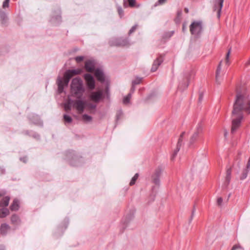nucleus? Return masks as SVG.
<instances>
[{"label": "nucleus", "mask_w": 250, "mask_h": 250, "mask_svg": "<svg viewBox=\"0 0 250 250\" xmlns=\"http://www.w3.org/2000/svg\"><path fill=\"white\" fill-rule=\"evenodd\" d=\"M250 113V99L245 89L236 88L235 99L231 113L232 126L231 133L233 134L240 126L244 112Z\"/></svg>", "instance_id": "f257e3e1"}, {"label": "nucleus", "mask_w": 250, "mask_h": 250, "mask_svg": "<svg viewBox=\"0 0 250 250\" xmlns=\"http://www.w3.org/2000/svg\"><path fill=\"white\" fill-rule=\"evenodd\" d=\"M65 160L73 167H79L83 163V158L82 155L73 150H69L65 152Z\"/></svg>", "instance_id": "f03ea898"}, {"label": "nucleus", "mask_w": 250, "mask_h": 250, "mask_svg": "<svg viewBox=\"0 0 250 250\" xmlns=\"http://www.w3.org/2000/svg\"><path fill=\"white\" fill-rule=\"evenodd\" d=\"M70 86L71 92L78 97L82 96L84 92L83 81L80 78L73 79Z\"/></svg>", "instance_id": "7ed1b4c3"}, {"label": "nucleus", "mask_w": 250, "mask_h": 250, "mask_svg": "<svg viewBox=\"0 0 250 250\" xmlns=\"http://www.w3.org/2000/svg\"><path fill=\"white\" fill-rule=\"evenodd\" d=\"M190 32L191 35L196 38H199L203 31L202 22L201 21L192 22L189 26Z\"/></svg>", "instance_id": "20e7f679"}, {"label": "nucleus", "mask_w": 250, "mask_h": 250, "mask_svg": "<svg viewBox=\"0 0 250 250\" xmlns=\"http://www.w3.org/2000/svg\"><path fill=\"white\" fill-rule=\"evenodd\" d=\"M110 46L124 47L129 45V41L126 38H114L110 39L108 42Z\"/></svg>", "instance_id": "39448f33"}, {"label": "nucleus", "mask_w": 250, "mask_h": 250, "mask_svg": "<svg viewBox=\"0 0 250 250\" xmlns=\"http://www.w3.org/2000/svg\"><path fill=\"white\" fill-rule=\"evenodd\" d=\"M82 72L81 69H69L63 74V87L67 86L70 80L74 76L80 74Z\"/></svg>", "instance_id": "423d86ee"}, {"label": "nucleus", "mask_w": 250, "mask_h": 250, "mask_svg": "<svg viewBox=\"0 0 250 250\" xmlns=\"http://www.w3.org/2000/svg\"><path fill=\"white\" fill-rule=\"evenodd\" d=\"M103 92L101 90L91 92L89 96L90 99L96 103H99L100 100L103 99Z\"/></svg>", "instance_id": "0eeeda50"}, {"label": "nucleus", "mask_w": 250, "mask_h": 250, "mask_svg": "<svg viewBox=\"0 0 250 250\" xmlns=\"http://www.w3.org/2000/svg\"><path fill=\"white\" fill-rule=\"evenodd\" d=\"M84 78L86 82L88 89L91 90L95 89V82L92 75L90 74L87 73L84 75Z\"/></svg>", "instance_id": "6e6552de"}, {"label": "nucleus", "mask_w": 250, "mask_h": 250, "mask_svg": "<svg viewBox=\"0 0 250 250\" xmlns=\"http://www.w3.org/2000/svg\"><path fill=\"white\" fill-rule=\"evenodd\" d=\"M164 55L160 54L158 57L154 61L151 68V72H155L158 69L159 66L164 62Z\"/></svg>", "instance_id": "1a4fd4ad"}, {"label": "nucleus", "mask_w": 250, "mask_h": 250, "mask_svg": "<svg viewBox=\"0 0 250 250\" xmlns=\"http://www.w3.org/2000/svg\"><path fill=\"white\" fill-rule=\"evenodd\" d=\"M162 168L161 167L157 168L154 173L152 175V182L156 185L159 186L160 184V177L162 174Z\"/></svg>", "instance_id": "9d476101"}, {"label": "nucleus", "mask_w": 250, "mask_h": 250, "mask_svg": "<svg viewBox=\"0 0 250 250\" xmlns=\"http://www.w3.org/2000/svg\"><path fill=\"white\" fill-rule=\"evenodd\" d=\"M224 0H215L214 2L213 10L217 11V16L218 19L220 17L221 10Z\"/></svg>", "instance_id": "9b49d317"}, {"label": "nucleus", "mask_w": 250, "mask_h": 250, "mask_svg": "<svg viewBox=\"0 0 250 250\" xmlns=\"http://www.w3.org/2000/svg\"><path fill=\"white\" fill-rule=\"evenodd\" d=\"M74 106L80 113H82L86 106V103L80 100H76Z\"/></svg>", "instance_id": "f8f14e48"}, {"label": "nucleus", "mask_w": 250, "mask_h": 250, "mask_svg": "<svg viewBox=\"0 0 250 250\" xmlns=\"http://www.w3.org/2000/svg\"><path fill=\"white\" fill-rule=\"evenodd\" d=\"M94 75L97 80L101 83H104L105 82L104 74L103 71L99 68H97L95 70Z\"/></svg>", "instance_id": "ddd939ff"}, {"label": "nucleus", "mask_w": 250, "mask_h": 250, "mask_svg": "<svg viewBox=\"0 0 250 250\" xmlns=\"http://www.w3.org/2000/svg\"><path fill=\"white\" fill-rule=\"evenodd\" d=\"M85 68L87 72H92L95 71V63L91 61L88 60L85 62Z\"/></svg>", "instance_id": "4468645a"}, {"label": "nucleus", "mask_w": 250, "mask_h": 250, "mask_svg": "<svg viewBox=\"0 0 250 250\" xmlns=\"http://www.w3.org/2000/svg\"><path fill=\"white\" fill-rule=\"evenodd\" d=\"M231 167L228 168L226 171V177L225 181L223 185V188H227L229 185L231 179Z\"/></svg>", "instance_id": "2eb2a0df"}, {"label": "nucleus", "mask_w": 250, "mask_h": 250, "mask_svg": "<svg viewBox=\"0 0 250 250\" xmlns=\"http://www.w3.org/2000/svg\"><path fill=\"white\" fill-rule=\"evenodd\" d=\"M182 142H183V137H180L179 139H178V143H177V144L176 148L174 151L173 153L172 154V155L171 156V158L170 159H171V160L172 161H173L174 159V158L176 156L178 152L180 150V147H181V146H182Z\"/></svg>", "instance_id": "dca6fc26"}, {"label": "nucleus", "mask_w": 250, "mask_h": 250, "mask_svg": "<svg viewBox=\"0 0 250 250\" xmlns=\"http://www.w3.org/2000/svg\"><path fill=\"white\" fill-rule=\"evenodd\" d=\"M9 229L10 227L8 225L5 223L2 224L0 228V232L1 235H5Z\"/></svg>", "instance_id": "f3484780"}, {"label": "nucleus", "mask_w": 250, "mask_h": 250, "mask_svg": "<svg viewBox=\"0 0 250 250\" xmlns=\"http://www.w3.org/2000/svg\"><path fill=\"white\" fill-rule=\"evenodd\" d=\"M57 83L58 86V93L60 94L62 93V77L59 75Z\"/></svg>", "instance_id": "a211bd4d"}, {"label": "nucleus", "mask_w": 250, "mask_h": 250, "mask_svg": "<svg viewBox=\"0 0 250 250\" xmlns=\"http://www.w3.org/2000/svg\"><path fill=\"white\" fill-rule=\"evenodd\" d=\"M10 208L12 211H17L19 208V201L18 199H15L11 205L10 207Z\"/></svg>", "instance_id": "6ab92c4d"}, {"label": "nucleus", "mask_w": 250, "mask_h": 250, "mask_svg": "<svg viewBox=\"0 0 250 250\" xmlns=\"http://www.w3.org/2000/svg\"><path fill=\"white\" fill-rule=\"evenodd\" d=\"M11 221L12 224L14 225H19L21 223V220L18 215L14 214L11 217Z\"/></svg>", "instance_id": "aec40b11"}, {"label": "nucleus", "mask_w": 250, "mask_h": 250, "mask_svg": "<svg viewBox=\"0 0 250 250\" xmlns=\"http://www.w3.org/2000/svg\"><path fill=\"white\" fill-rule=\"evenodd\" d=\"M222 62V61H221L219 62V63L217 66L216 71V82L218 84H219L221 83V82H220L219 81V74H220V73L221 72V70Z\"/></svg>", "instance_id": "412c9836"}, {"label": "nucleus", "mask_w": 250, "mask_h": 250, "mask_svg": "<svg viewBox=\"0 0 250 250\" xmlns=\"http://www.w3.org/2000/svg\"><path fill=\"white\" fill-rule=\"evenodd\" d=\"M10 200V197L8 196L4 197L0 201V205L1 207L8 206Z\"/></svg>", "instance_id": "4be33fe9"}, {"label": "nucleus", "mask_w": 250, "mask_h": 250, "mask_svg": "<svg viewBox=\"0 0 250 250\" xmlns=\"http://www.w3.org/2000/svg\"><path fill=\"white\" fill-rule=\"evenodd\" d=\"M9 214V210L6 208L0 209V218H4Z\"/></svg>", "instance_id": "5701e85b"}, {"label": "nucleus", "mask_w": 250, "mask_h": 250, "mask_svg": "<svg viewBox=\"0 0 250 250\" xmlns=\"http://www.w3.org/2000/svg\"><path fill=\"white\" fill-rule=\"evenodd\" d=\"M7 19V15L6 13L0 9V20L1 21V23L2 24L5 23L6 20Z\"/></svg>", "instance_id": "b1692460"}, {"label": "nucleus", "mask_w": 250, "mask_h": 250, "mask_svg": "<svg viewBox=\"0 0 250 250\" xmlns=\"http://www.w3.org/2000/svg\"><path fill=\"white\" fill-rule=\"evenodd\" d=\"M199 134V133H196V132L194 133V134L192 135V136L191 137V138L190 139V141H189V145H192L194 143V142L196 140L197 138H198Z\"/></svg>", "instance_id": "393cba45"}, {"label": "nucleus", "mask_w": 250, "mask_h": 250, "mask_svg": "<svg viewBox=\"0 0 250 250\" xmlns=\"http://www.w3.org/2000/svg\"><path fill=\"white\" fill-rule=\"evenodd\" d=\"M249 169H244L243 171H242V173L240 177V179L241 180H244L245 179H246L248 176V172H249Z\"/></svg>", "instance_id": "a878e982"}, {"label": "nucleus", "mask_w": 250, "mask_h": 250, "mask_svg": "<svg viewBox=\"0 0 250 250\" xmlns=\"http://www.w3.org/2000/svg\"><path fill=\"white\" fill-rule=\"evenodd\" d=\"M138 177H139V174L136 173L131 179V180L129 183L130 186H133L135 184L136 180L138 178Z\"/></svg>", "instance_id": "bb28decb"}, {"label": "nucleus", "mask_w": 250, "mask_h": 250, "mask_svg": "<svg viewBox=\"0 0 250 250\" xmlns=\"http://www.w3.org/2000/svg\"><path fill=\"white\" fill-rule=\"evenodd\" d=\"M131 93H128L126 97L124 98L123 103L125 104L129 103L130 98L131 97Z\"/></svg>", "instance_id": "cd10ccee"}, {"label": "nucleus", "mask_w": 250, "mask_h": 250, "mask_svg": "<svg viewBox=\"0 0 250 250\" xmlns=\"http://www.w3.org/2000/svg\"><path fill=\"white\" fill-rule=\"evenodd\" d=\"M203 129V125L201 123H200L198 124L197 127L196 131L195 132L198 133L200 134L202 132Z\"/></svg>", "instance_id": "c85d7f7f"}, {"label": "nucleus", "mask_w": 250, "mask_h": 250, "mask_svg": "<svg viewBox=\"0 0 250 250\" xmlns=\"http://www.w3.org/2000/svg\"><path fill=\"white\" fill-rule=\"evenodd\" d=\"M142 80V78L137 77L135 80H133L132 82V84L135 85L139 84L141 83Z\"/></svg>", "instance_id": "c756f323"}, {"label": "nucleus", "mask_w": 250, "mask_h": 250, "mask_svg": "<svg viewBox=\"0 0 250 250\" xmlns=\"http://www.w3.org/2000/svg\"><path fill=\"white\" fill-rule=\"evenodd\" d=\"M123 115V112L121 109H120L117 111L116 113V121L117 122Z\"/></svg>", "instance_id": "7c9ffc66"}, {"label": "nucleus", "mask_w": 250, "mask_h": 250, "mask_svg": "<svg viewBox=\"0 0 250 250\" xmlns=\"http://www.w3.org/2000/svg\"><path fill=\"white\" fill-rule=\"evenodd\" d=\"M83 119L87 122H90L92 120V117L87 114H83Z\"/></svg>", "instance_id": "2f4dec72"}, {"label": "nucleus", "mask_w": 250, "mask_h": 250, "mask_svg": "<svg viewBox=\"0 0 250 250\" xmlns=\"http://www.w3.org/2000/svg\"><path fill=\"white\" fill-rule=\"evenodd\" d=\"M63 120L66 122L70 123L72 122V118L70 116L67 115H63Z\"/></svg>", "instance_id": "473e14b6"}, {"label": "nucleus", "mask_w": 250, "mask_h": 250, "mask_svg": "<svg viewBox=\"0 0 250 250\" xmlns=\"http://www.w3.org/2000/svg\"><path fill=\"white\" fill-rule=\"evenodd\" d=\"M86 106L90 109H95L97 105L92 103L86 104Z\"/></svg>", "instance_id": "72a5a7b5"}, {"label": "nucleus", "mask_w": 250, "mask_h": 250, "mask_svg": "<svg viewBox=\"0 0 250 250\" xmlns=\"http://www.w3.org/2000/svg\"><path fill=\"white\" fill-rule=\"evenodd\" d=\"M230 51H231V48H230L229 49L228 52H227V53L226 54V62L227 64H229V55L230 53Z\"/></svg>", "instance_id": "f704fd0d"}, {"label": "nucleus", "mask_w": 250, "mask_h": 250, "mask_svg": "<svg viewBox=\"0 0 250 250\" xmlns=\"http://www.w3.org/2000/svg\"><path fill=\"white\" fill-rule=\"evenodd\" d=\"M105 93L107 99H109V97H110L109 88L108 86H107V85L105 87Z\"/></svg>", "instance_id": "c9c22d12"}, {"label": "nucleus", "mask_w": 250, "mask_h": 250, "mask_svg": "<svg viewBox=\"0 0 250 250\" xmlns=\"http://www.w3.org/2000/svg\"><path fill=\"white\" fill-rule=\"evenodd\" d=\"M83 59L84 57L81 56H77L75 58V60L77 62H82L83 60Z\"/></svg>", "instance_id": "e433bc0d"}, {"label": "nucleus", "mask_w": 250, "mask_h": 250, "mask_svg": "<svg viewBox=\"0 0 250 250\" xmlns=\"http://www.w3.org/2000/svg\"><path fill=\"white\" fill-rule=\"evenodd\" d=\"M127 1L130 7H133L135 6L136 3L135 0H127Z\"/></svg>", "instance_id": "4c0bfd02"}, {"label": "nucleus", "mask_w": 250, "mask_h": 250, "mask_svg": "<svg viewBox=\"0 0 250 250\" xmlns=\"http://www.w3.org/2000/svg\"><path fill=\"white\" fill-rule=\"evenodd\" d=\"M10 0H5L2 4V7L5 8L9 7V3Z\"/></svg>", "instance_id": "58836bf2"}, {"label": "nucleus", "mask_w": 250, "mask_h": 250, "mask_svg": "<svg viewBox=\"0 0 250 250\" xmlns=\"http://www.w3.org/2000/svg\"><path fill=\"white\" fill-rule=\"evenodd\" d=\"M204 97V92L203 91H201L199 92V99H198V102L201 103Z\"/></svg>", "instance_id": "ea45409f"}, {"label": "nucleus", "mask_w": 250, "mask_h": 250, "mask_svg": "<svg viewBox=\"0 0 250 250\" xmlns=\"http://www.w3.org/2000/svg\"><path fill=\"white\" fill-rule=\"evenodd\" d=\"M137 27V24H135L134 26H133L131 27V28L129 30V32H128V34L130 35L133 32H134L135 31V30L136 29Z\"/></svg>", "instance_id": "a19ab883"}, {"label": "nucleus", "mask_w": 250, "mask_h": 250, "mask_svg": "<svg viewBox=\"0 0 250 250\" xmlns=\"http://www.w3.org/2000/svg\"><path fill=\"white\" fill-rule=\"evenodd\" d=\"M118 12L119 15H120V17L121 18L124 14V11L122 9L121 7H118Z\"/></svg>", "instance_id": "79ce46f5"}, {"label": "nucleus", "mask_w": 250, "mask_h": 250, "mask_svg": "<svg viewBox=\"0 0 250 250\" xmlns=\"http://www.w3.org/2000/svg\"><path fill=\"white\" fill-rule=\"evenodd\" d=\"M69 223V219L67 218H65V219L63 220V227H65V228H67V226Z\"/></svg>", "instance_id": "37998d69"}, {"label": "nucleus", "mask_w": 250, "mask_h": 250, "mask_svg": "<svg viewBox=\"0 0 250 250\" xmlns=\"http://www.w3.org/2000/svg\"><path fill=\"white\" fill-rule=\"evenodd\" d=\"M31 136L36 139V140H39L40 138V135L36 133H33L32 135H31Z\"/></svg>", "instance_id": "c03bdc74"}, {"label": "nucleus", "mask_w": 250, "mask_h": 250, "mask_svg": "<svg viewBox=\"0 0 250 250\" xmlns=\"http://www.w3.org/2000/svg\"><path fill=\"white\" fill-rule=\"evenodd\" d=\"M222 202H223V198L222 197H219L217 199V203L219 206H221Z\"/></svg>", "instance_id": "a18cd8bd"}, {"label": "nucleus", "mask_w": 250, "mask_h": 250, "mask_svg": "<svg viewBox=\"0 0 250 250\" xmlns=\"http://www.w3.org/2000/svg\"><path fill=\"white\" fill-rule=\"evenodd\" d=\"M195 211V207L194 206L193 207V208L192 210V213H191V217H190V218L189 219V222H191L192 219H193V217L194 216V212Z\"/></svg>", "instance_id": "49530a36"}, {"label": "nucleus", "mask_w": 250, "mask_h": 250, "mask_svg": "<svg viewBox=\"0 0 250 250\" xmlns=\"http://www.w3.org/2000/svg\"><path fill=\"white\" fill-rule=\"evenodd\" d=\"M34 124H35L36 125H41V126H42L43 125V123L40 120L37 121V122H34Z\"/></svg>", "instance_id": "de8ad7c7"}, {"label": "nucleus", "mask_w": 250, "mask_h": 250, "mask_svg": "<svg viewBox=\"0 0 250 250\" xmlns=\"http://www.w3.org/2000/svg\"><path fill=\"white\" fill-rule=\"evenodd\" d=\"M182 14V10H178L177 11V18H180L181 17Z\"/></svg>", "instance_id": "09e8293b"}, {"label": "nucleus", "mask_w": 250, "mask_h": 250, "mask_svg": "<svg viewBox=\"0 0 250 250\" xmlns=\"http://www.w3.org/2000/svg\"><path fill=\"white\" fill-rule=\"evenodd\" d=\"M135 90V85L132 84L130 93H131L132 94V93H134Z\"/></svg>", "instance_id": "8fccbe9b"}, {"label": "nucleus", "mask_w": 250, "mask_h": 250, "mask_svg": "<svg viewBox=\"0 0 250 250\" xmlns=\"http://www.w3.org/2000/svg\"><path fill=\"white\" fill-rule=\"evenodd\" d=\"M20 160L21 161H22L23 163H26V162L27 161V159L26 157H22V158H20Z\"/></svg>", "instance_id": "3c124183"}, {"label": "nucleus", "mask_w": 250, "mask_h": 250, "mask_svg": "<svg viewBox=\"0 0 250 250\" xmlns=\"http://www.w3.org/2000/svg\"><path fill=\"white\" fill-rule=\"evenodd\" d=\"M187 30V26L185 23L183 24L182 26V31L183 32H185Z\"/></svg>", "instance_id": "603ef678"}, {"label": "nucleus", "mask_w": 250, "mask_h": 250, "mask_svg": "<svg viewBox=\"0 0 250 250\" xmlns=\"http://www.w3.org/2000/svg\"><path fill=\"white\" fill-rule=\"evenodd\" d=\"M240 247L238 245H235L233 246V247L231 248V250H236V249L240 248Z\"/></svg>", "instance_id": "864d4df0"}, {"label": "nucleus", "mask_w": 250, "mask_h": 250, "mask_svg": "<svg viewBox=\"0 0 250 250\" xmlns=\"http://www.w3.org/2000/svg\"><path fill=\"white\" fill-rule=\"evenodd\" d=\"M167 0H158L157 3L159 4H162L166 1Z\"/></svg>", "instance_id": "5fc2aeb1"}, {"label": "nucleus", "mask_w": 250, "mask_h": 250, "mask_svg": "<svg viewBox=\"0 0 250 250\" xmlns=\"http://www.w3.org/2000/svg\"><path fill=\"white\" fill-rule=\"evenodd\" d=\"M188 86V83H185L183 85V89L187 88Z\"/></svg>", "instance_id": "6e6d98bb"}, {"label": "nucleus", "mask_w": 250, "mask_h": 250, "mask_svg": "<svg viewBox=\"0 0 250 250\" xmlns=\"http://www.w3.org/2000/svg\"><path fill=\"white\" fill-rule=\"evenodd\" d=\"M23 133L25 134V135H29L30 136H31V135H30L29 134V130H25V131H24L23 132Z\"/></svg>", "instance_id": "4d7b16f0"}, {"label": "nucleus", "mask_w": 250, "mask_h": 250, "mask_svg": "<svg viewBox=\"0 0 250 250\" xmlns=\"http://www.w3.org/2000/svg\"><path fill=\"white\" fill-rule=\"evenodd\" d=\"M227 135H228V131H227V130L226 129H225V130H224V137L225 138H227Z\"/></svg>", "instance_id": "13d9d810"}, {"label": "nucleus", "mask_w": 250, "mask_h": 250, "mask_svg": "<svg viewBox=\"0 0 250 250\" xmlns=\"http://www.w3.org/2000/svg\"><path fill=\"white\" fill-rule=\"evenodd\" d=\"M246 65H250V58L248 60V61L246 62L245 63Z\"/></svg>", "instance_id": "bf43d9fd"}, {"label": "nucleus", "mask_w": 250, "mask_h": 250, "mask_svg": "<svg viewBox=\"0 0 250 250\" xmlns=\"http://www.w3.org/2000/svg\"><path fill=\"white\" fill-rule=\"evenodd\" d=\"M55 19L57 20H59V21H61V16H57Z\"/></svg>", "instance_id": "052dcab7"}, {"label": "nucleus", "mask_w": 250, "mask_h": 250, "mask_svg": "<svg viewBox=\"0 0 250 250\" xmlns=\"http://www.w3.org/2000/svg\"><path fill=\"white\" fill-rule=\"evenodd\" d=\"M0 250H5V247L3 245H0Z\"/></svg>", "instance_id": "680f3d73"}, {"label": "nucleus", "mask_w": 250, "mask_h": 250, "mask_svg": "<svg viewBox=\"0 0 250 250\" xmlns=\"http://www.w3.org/2000/svg\"><path fill=\"white\" fill-rule=\"evenodd\" d=\"M4 173V170L1 168L0 167V173L3 174Z\"/></svg>", "instance_id": "e2e57ef3"}, {"label": "nucleus", "mask_w": 250, "mask_h": 250, "mask_svg": "<svg viewBox=\"0 0 250 250\" xmlns=\"http://www.w3.org/2000/svg\"><path fill=\"white\" fill-rule=\"evenodd\" d=\"M184 11H185V12L186 13H188V8H185V9H184Z\"/></svg>", "instance_id": "0e129e2a"}, {"label": "nucleus", "mask_w": 250, "mask_h": 250, "mask_svg": "<svg viewBox=\"0 0 250 250\" xmlns=\"http://www.w3.org/2000/svg\"><path fill=\"white\" fill-rule=\"evenodd\" d=\"M185 134V132H183L181 134V135H180V137H183V136H184V134Z\"/></svg>", "instance_id": "69168bd1"}, {"label": "nucleus", "mask_w": 250, "mask_h": 250, "mask_svg": "<svg viewBox=\"0 0 250 250\" xmlns=\"http://www.w3.org/2000/svg\"><path fill=\"white\" fill-rule=\"evenodd\" d=\"M5 193L4 192H1L0 191V197L3 196L4 195Z\"/></svg>", "instance_id": "338daca9"}, {"label": "nucleus", "mask_w": 250, "mask_h": 250, "mask_svg": "<svg viewBox=\"0 0 250 250\" xmlns=\"http://www.w3.org/2000/svg\"><path fill=\"white\" fill-rule=\"evenodd\" d=\"M240 161L239 160L238 162V165L239 167H240Z\"/></svg>", "instance_id": "774afa93"}]
</instances>
